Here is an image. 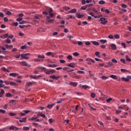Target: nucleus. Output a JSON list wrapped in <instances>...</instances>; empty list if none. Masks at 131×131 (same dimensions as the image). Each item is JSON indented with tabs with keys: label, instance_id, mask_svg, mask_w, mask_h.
<instances>
[{
	"label": "nucleus",
	"instance_id": "57",
	"mask_svg": "<svg viewBox=\"0 0 131 131\" xmlns=\"http://www.w3.org/2000/svg\"><path fill=\"white\" fill-rule=\"evenodd\" d=\"M77 43L78 46H82V45H83V43L82 42V41H78Z\"/></svg>",
	"mask_w": 131,
	"mask_h": 131
},
{
	"label": "nucleus",
	"instance_id": "62",
	"mask_svg": "<svg viewBox=\"0 0 131 131\" xmlns=\"http://www.w3.org/2000/svg\"><path fill=\"white\" fill-rule=\"evenodd\" d=\"M49 121L50 123H53V122L54 121V119L50 118V119H49Z\"/></svg>",
	"mask_w": 131,
	"mask_h": 131
},
{
	"label": "nucleus",
	"instance_id": "29",
	"mask_svg": "<svg viewBox=\"0 0 131 131\" xmlns=\"http://www.w3.org/2000/svg\"><path fill=\"white\" fill-rule=\"evenodd\" d=\"M95 55L98 57V58H101V55H100V52H96Z\"/></svg>",
	"mask_w": 131,
	"mask_h": 131
},
{
	"label": "nucleus",
	"instance_id": "5",
	"mask_svg": "<svg viewBox=\"0 0 131 131\" xmlns=\"http://www.w3.org/2000/svg\"><path fill=\"white\" fill-rule=\"evenodd\" d=\"M122 79L124 81H125V82H127L129 79H131V76L128 75L127 76V78H122Z\"/></svg>",
	"mask_w": 131,
	"mask_h": 131
},
{
	"label": "nucleus",
	"instance_id": "13",
	"mask_svg": "<svg viewBox=\"0 0 131 131\" xmlns=\"http://www.w3.org/2000/svg\"><path fill=\"white\" fill-rule=\"evenodd\" d=\"M14 128H15V130H18L19 129L18 127H15L14 126H11L9 128V129H10V130H13Z\"/></svg>",
	"mask_w": 131,
	"mask_h": 131
},
{
	"label": "nucleus",
	"instance_id": "53",
	"mask_svg": "<svg viewBox=\"0 0 131 131\" xmlns=\"http://www.w3.org/2000/svg\"><path fill=\"white\" fill-rule=\"evenodd\" d=\"M15 102H16V100H11L9 103L10 104H14V103H15Z\"/></svg>",
	"mask_w": 131,
	"mask_h": 131
},
{
	"label": "nucleus",
	"instance_id": "9",
	"mask_svg": "<svg viewBox=\"0 0 131 131\" xmlns=\"http://www.w3.org/2000/svg\"><path fill=\"white\" fill-rule=\"evenodd\" d=\"M69 84L72 85L73 86L76 87L77 86V83L74 82H70Z\"/></svg>",
	"mask_w": 131,
	"mask_h": 131
},
{
	"label": "nucleus",
	"instance_id": "34",
	"mask_svg": "<svg viewBox=\"0 0 131 131\" xmlns=\"http://www.w3.org/2000/svg\"><path fill=\"white\" fill-rule=\"evenodd\" d=\"M73 55L75 56V57H77L78 56H79V53L78 52H74L73 53Z\"/></svg>",
	"mask_w": 131,
	"mask_h": 131
},
{
	"label": "nucleus",
	"instance_id": "28",
	"mask_svg": "<svg viewBox=\"0 0 131 131\" xmlns=\"http://www.w3.org/2000/svg\"><path fill=\"white\" fill-rule=\"evenodd\" d=\"M35 62H40V61L41 62H43V59H39L38 58H36L35 59H34Z\"/></svg>",
	"mask_w": 131,
	"mask_h": 131
},
{
	"label": "nucleus",
	"instance_id": "36",
	"mask_svg": "<svg viewBox=\"0 0 131 131\" xmlns=\"http://www.w3.org/2000/svg\"><path fill=\"white\" fill-rule=\"evenodd\" d=\"M92 10L93 12H94V13H98V10H97L95 7H93Z\"/></svg>",
	"mask_w": 131,
	"mask_h": 131
},
{
	"label": "nucleus",
	"instance_id": "31",
	"mask_svg": "<svg viewBox=\"0 0 131 131\" xmlns=\"http://www.w3.org/2000/svg\"><path fill=\"white\" fill-rule=\"evenodd\" d=\"M33 85V82H29L27 83L28 86H32Z\"/></svg>",
	"mask_w": 131,
	"mask_h": 131
},
{
	"label": "nucleus",
	"instance_id": "27",
	"mask_svg": "<svg viewBox=\"0 0 131 131\" xmlns=\"http://www.w3.org/2000/svg\"><path fill=\"white\" fill-rule=\"evenodd\" d=\"M5 47L6 48V49H9L10 48V49H12L13 48V45H5Z\"/></svg>",
	"mask_w": 131,
	"mask_h": 131
},
{
	"label": "nucleus",
	"instance_id": "61",
	"mask_svg": "<svg viewBox=\"0 0 131 131\" xmlns=\"http://www.w3.org/2000/svg\"><path fill=\"white\" fill-rule=\"evenodd\" d=\"M37 109H40V110H43V109H45V107L43 106H38L37 107Z\"/></svg>",
	"mask_w": 131,
	"mask_h": 131
},
{
	"label": "nucleus",
	"instance_id": "32",
	"mask_svg": "<svg viewBox=\"0 0 131 131\" xmlns=\"http://www.w3.org/2000/svg\"><path fill=\"white\" fill-rule=\"evenodd\" d=\"M98 4L99 5H104L105 4V1H103V0H101V1H100L99 2H98Z\"/></svg>",
	"mask_w": 131,
	"mask_h": 131
},
{
	"label": "nucleus",
	"instance_id": "38",
	"mask_svg": "<svg viewBox=\"0 0 131 131\" xmlns=\"http://www.w3.org/2000/svg\"><path fill=\"white\" fill-rule=\"evenodd\" d=\"M3 36L4 38H6V37L9 38V34L7 33V34H5L4 35H3Z\"/></svg>",
	"mask_w": 131,
	"mask_h": 131
},
{
	"label": "nucleus",
	"instance_id": "19",
	"mask_svg": "<svg viewBox=\"0 0 131 131\" xmlns=\"http://www.w3.org/2000/svg\"><path fill=\"white\" fill-rule=\"evenodd\" d=\"M73 64V62L69 63V64L67 65L68 67H71V68H75V66H74Z\"/></svg>",
	"mask_w": 131,
	"mask_h": 131
},
{
	"label": "nucleus",
	"instance_id": "55",
	"mask_svg": "<svg viewBox=\"0 0 131 131\" xmlns=\"http://www.w3.org/2000/svg\"><path fill=\"white\" fill-rule=\"evenodd\" d=\"M50 78H52V79H55L56 78V76L53 75H50Z\"/></svg>",
	"mask_w": 131,
	"mask_h": 131
},
{
	"label": "nucleus",
	"instance_id": "21",
	"mask_svg": "<svg viewBox=\"0 0 131 131\" xmlns=\"http://www.w3.org/2000/svg\"><path fill=\"white\" fill-rule=\"evenodd\" d=\"M26 119H27V118L26 117H25V118H23L22 120H19V122H20V123L26 122Z\"/></svg>",
	"mask_w": 131,
	"mask_h": 131
},
{
	"label": "nucleus",
	"instance_id": "24",
	"mask_svg": "<svg viewBox=\"0 0 131 131\" xmlns=\"http://www.w3.org/2000/svg\"><path fill=\"white\" fill-rule=\"evenodd\" d=\"M62 9L63 10H65V11H68V10H70V8L69 7L64 6L62 7Z\"/></svg>",
	"mask_w": 131,
	"mask_h": 131
},
{
	"label": "nucleus",
	"instance_id": "47",
	"mask_svg": "<svg viewBox=\"0 0 131 131\" xmlns=\"http://www.w3.org/2000/svg\"><path fill=\"white\" fill-rule=\"evenodd\" d=\"M121 7H122V8H123L124 9L127 8V6H126V5L124 4L121 5Z\"/></svg>",
	"mask_w": 131,
	"mask_h": 131
},
{
	"label": "nucleus",
	"instance_id": "6",
	"mask_svg": "<svg viewBox=\"0 0 131 131\" xmlns=\"http://www.w3.org/2000/svg\"><path fill=\"white\" fill-rule=\"evenodd\" d=\"M39 77H41V75H38V76L30 75V78H33V79H37V78H39Z\"/></svg>",
	"mask_w": 131,
	"mask_h": 131
},
{
	"label": "nucleus",
	"instance_id": "30",
	"mask_svg": "<svg viewBox=\"0 0 131 131\" xmlns=\"http://www.w3.org/2000/svg\"><path fill=\"white\" fill-rule=\"evenodd\" d=\"M100 42L102 43H106V42H107V41L106 39H101L100 40Z\"/></svg>",
	"mask_w": 131,
	"mask_h": 131
},
{
	"label": "nucleus",
	"instance_id": "59",
	"mask_svg": "<svg viewBox=\"0 0 131 131\" xmlns=\"http://www.w3.org/2000/svg\"><path fill=\"white\" fill-rule=\"evenodd\" d=\"M102 79H103V80H105V79H107V77H106L105 76H103L101 77Z\"/></svg>",
	"mask_w": 131,
	"mask_h": 131
},
{
	"label": "nucleus",
	"instance_id": "41",
	"mask_svg": "<svg viewBox=\"0 0 131 131\" xmlns=\"http://www.w3.org/2000/svg\"><path fill=\"white\" fill-rule=\"evenodd\" d=\"M24 130H29V127L25 126L23 127Z\"/></svg>",
	"mask_w": 131,
	"mask_h": 131
},
{
	"label": "nucleus",
	"instance_id": "35",
	"mask_svg": "<svg viewBox=\"0 0 131 131\" xmlns=\"http://www.w3.org/2000/svg\"><path fill=\"white\" fill-rule=\"evenodd\" d=\"M49 10H50V7L45 6V9H44V11H45L46 12H48Z\"/></svg>",
	"mask_w": 131,
	"mask_h": 131
},
{
	"label": "nucleus",
	"instance_id": "48",
	"mask_svg": "<svg viewBox=\"0 0 131 131\" xmlns=\"http://www.w3.org/2000/svg\"><path fill=\"white\" fill-rule=\"evenodd\" d=\"M112 62L113 63H117V60L116 59H115V58H113L112 59Z\"/></svg>",
	"mask_w": 131,
	"mask_h": 131
},
{
	"label": "nucleus",
	"instance_id": "46",
	"mask_svg": "<svg viewBox=\"0 0 131 131\" xmlns=\"http://www.w3.org/2000/svg\"><path fill=\"white\" fill-rule=\"evenodd\" d=\"M87 6L86 5V6H82L81 7V10H86V8H87Z\"/></svg>",
	"mask_w": 131,
	"mask_h": 131
},
{
	"label": "nucleus",
	"instance_id": "20",
	"mask_svg": "<svg viewBox=\"0 0 131 131\" xmlns=\"http://www.w3.org/2000/svg\"><path fill=\"white\" fill-rule=\"evenodd\" d=\"M125 58H126V61H127V62H131V59L128 57V55H125Z\"/></svg>",
	"mask_w": 131,
	"mask_h": 131
},
{
	"label": "nucleus",
	"instance_id": "10",
	"mask_svg": "<svg viewBox=\"0 0 131 131\" xmlns=\"http://www.w3.org/2000/svg\"><path fill=\"white\" fill-rule=\"evenodd\" d=\"M84 16V15L83 14H76V17L78 18V19H80L82 18Z\"/></svg>",
	"mask_w": 131,
	"mask_h": 131
},
{
	"label": "nucleus",
	"instance_id": "45",
	"mask_svg": "<svg viewBox=\"0 0 131 131\" xmlns=\"http://www.w3.org/2000/svg\"><path fill=\"white\" fill-rule=\"evenodd\" d=\"M64 99H60V100L58 101L57 102V104H60V103H62V102H63V101H64Z\"/></svg>",
	"mask_w": 131,
	"mask_h": 131
},
{
	"label": "nucleus",
	"instance_id": "64",
	"mask_svg": "<svg viewBox=\"0 0 131 131\" xmlns=\"http://www.w3.org/2000/svg\"><path fill=\"white\" fill-rule=\"evenodd\" d=\"M51 55H52V52H49L46 53L47 56H51Z\"/></svg>",
	"mask_w": 131,
	"mask_h": 131
},
{
	"label": "nucleus",
	"instance_id": "25",
	"mask_svg": "<svg viewBox=\"0 0 131 131\" xmlns=\"http://www.w3.org/2000/svg\"><path fill=\"white\" fill-rule=\"evenodd\" d=\"M2 70H3V71H5V72H10L9 70L6 69V68L5 67H3L2 68Z\"/></svg>",
	"mask_w": 131,
	"mask_h": 131
},
{
	"label": "nucleus",
	"instance_id": "18",
	"mask_svg": "<svg viewBox=\"0 0 131 131\" xmlns=\"http://www.w3.org/2000/svg\"><path fill=\"white\" fill-rule=\"evenodd\" d=\"M37 57L38 59H41V60H43V59L45 58V56L43 55H38Z\"/></svg>",
	"mask_w": 131,
	"mask_h": 131
},
{
	"label": "nucleus",
	"instance_id": "49",
	"mask_svg": "<svg viewBox=\"0 0 131 131\" xmlns=\"http://www.w3.org/2000/svg\"><path fill=\"white\" fill-rule=\"evenodd\" d=\"M24 112L25 113V114L26 115V114H28V113H29V112H31V111L26 110V111H24Z\"/></svg>",
	"mask_w": 131,
	"mask_h": 131
},
{
	"label": "nucleus",
	"instance_id": "33",
	"mask_svg": "<svg viewBox=\"0 0 131 131\" xmlns=\"http://www.w3.org/2000/svg\"><path fill=\"white\" fill-rule=\"evenodd\" d=\"M22 20H23V18H22V17H18V18H16V21H17V22H20V21H22Z\"/></svg>",
	"mask_w": 131,
	"mask_h": 131
},
{
	"label": "nucleus",
	"instance_id": "44",
	"mask_svg": "<svg viewBox=\"0 0 131 131\" xmlns=\"http://www.w3.org/2000/svg\"><path fill=\"white\" fill-rule=\"evenodd\" d=\"M9 115H10V116H16V115H17V114H14L13 113H10L9 114Z\"/></svg>",
	"mask_w": 131,
	"mask_h": 131
},
{
	"label": "nucleus",
	"instance_id": "26",
	"mask_svg": "<svg viewBox=\"0 0 131 131\" xmlns=\"http://www.w3.org/2000/svg\"><path fill=\"white\" fill-rule=\"evenodd\" d=\"M39 115L41 116V117H42L43 118H46V115L41 114V113L39 112Z\"/></svg>",
	"mask_w": 131,
	"mask_h": 131
},
{
	"label": "nucleus",
	"instance_id": "50",
	"mask_svg": "<svg viewBox=\"0 0 131 131\" xmlns=\"http://www.w3.org/2000/svg\"><path fill=\"white\" fill-rule=\"evenodd\" d=\"M67 58L68 60H72V56L71 55H68Z\"/></svg>",
	"mask_w": 131,
	"mask_h": 131
},
{
	"label": "nucleus",
	"instance_id": "16",
	"mask_svg": "<svg viewBox=\"0 0 131 131\" xmlns=\"http://www.w3.org/2000/svg\"><path fill=\"white\" fill-rule=\"evenodd\" d=\"M57 65L55 64H48V67H50L51 68H55V67H57Z\"/></svg>",
	"mask_w": 131,
	"mask_h": 131
},
{
	"label": "nucleus",
	"instance_id": "23",
	"mask_svg": "<svg viewBox=\"0 0 131 131\" xmlns=\"http://www.w3.org/2000/svg\"><path fill=\"white\" fill-rule=\"evenodd\" d=\"M82 89H84V90H86V89H90L88 85H82Z\"/></svg>",
	"mask_w": 131,
	"mask_h": 131
},
{
	"label": "nucleus",
	"instance_id": "56",
	"mask_svg": "<svg viewBox=\"0 0 131 131\" xmlns=\"http://www.w3.org/2000/svg\"><path fill=\"white\" fill-rule=\"evenodd\" d=\"M45 73H46V74H48V75L51 74V72H50V71H47V70H46V71H45Z\"/></svg>",
	"mask_w": 131,
	"mask_h": 131
},
{
	"label": "nucleus",
	"instance_id": "52",
	"mask_svg": "<svg viewBox=\"0 0 131 131\" xmlns=\"http://www.w3.org/2000/svg\"><path fill=\"white\" fill-rule=\"evenodd\" d=\"M120 61L122 62V63H123V64H125V59L121 58Z\"/></svg>",
	"mask_w": 131,
	"mask_h": 131
},
{
	"label": "nucleus",
	"instance_id": "43",
	"mask_svg": "<svg viewBox=\"0 0 131 131\" xmlns=\"http://www.w3.org/2000/svg\"><path fill=\"white\" fill-rule=\"evenodd\" d=\"M54 21H55L54 19H51L48 20V23H53V22H54Z\"/></svg>",
	"mask_w": 131,
	"mask_h": 131
},
{
	"label": "nucleus",
	"instance_id": "60",
	"mask_svg": "<svg viewBox=\"0 0 131 131\" xmlns=\"http://www.w3.org/2000/svg\"><path fill=\"white\" fill-rule=\"evenodd\" d=\"M121 46L122 47H123L124 49L126 48V45H125V43H123V42L121 43Z\"/></svg>",
	"mask_w": 131,
	"mask_h": 131
},
{
	"label": "nucleus",
	"instance_id": "22",
	"mask_svg": "<svg viewBox=\"0 0 131 131\" xmlns=\"http://www.w3.org/2000/svg\"><path fill=\"white\" fill-rule=\"evenodd\" d=\"M10 85H12L13 86H15V85H17V83H15V82L10 81Z\"/></svg>",
	"mask_w": 131,
	"mask_h": 131
},
{
	"label": "nucleus",
	"instance_id": "15",
	"mask_svg": "<svg viewBox=\"0 0 131 131\" xmlns=\"http://www.w3.org/2000/svg\"><path fill=\"white\" fill-rule=\"evenodd\" d=\"M91 42L93 43V45H94V46H100V43L98 41H92Z\"/></svg>",
	"mask_w": 131,
	"mask_h": 131
},
{
	"label": "nucleus",
	"instance_id": "3",
	"mask_svg": "<svg viewBox=\"0 0 131 131\" xmlns=\"http://www.w3.org/2000/svg\"><path fill=\"white\" fill-rule=\"evenodd\" d=\"M86 61H88V64H89V65H91L92 63H95L96 62L95 60L90 58H88L86 59Z\"/></svg>",
	"mask_w": 131,
	"mask_h": 131
},
{
	"label": "nucleus",
	"instance_id": "63",
	"mask_svg": "<svg viewBox=\"0 0 131 131\" xmlns=\"http://www.w3.org/2000/svg\"><path fill=\"white\" fill-rule=\"evenodd\" d=\"M91 97L92 98H95V97H96V94H95V93H92L91 94Z\"/></svg>",
	"mask_w": 131,
	"mask_h": 131
},
{
	"label": "nucleus",
	"instance_id": "4",
	"mask_svg": "<svg viewBox=\"0 0 131 131\" xmlns=\"http://www.w3.org/2000/svg\"><path fill=\"white\" fill-rule=\"evenodd\" d=\"M20 64L21 66H24V67L27 66L28 67H31V65L27 64L26 63V61H23L20 62Z\"/></svg>",
	"mask_w": 131,
	"mask_h": 131
},
{
	"label": "nucleus",
	"instance_id": "58",
	"mask_svg": "<svg viewBox=\"0 0 131 131\" xmlns=\"http://www.w3.org/2000/svg\"><path fill=\"white\" fill-rule=\"evenodd\" d=\"M0 113H3V114H5L6 113V111L4 110H0Z\"/></svg>",
	"mask_w": 131,
	"mask_h": 131
},
{
	"label": "nucleus",
	"instance_id": "37",
	"mask_svg": "<svg viewBox=\"0 0 131 131\" xmlns=\"http://www.w3.org/2000/svg\"><path fill=\"white\" fill-rule=\"evenodd\" d=\"M114 37H115V38L118 39L120 37V36H119V34H116L114 35Z\"/></svg>",
	"mask_w": 131,
	"mask_h": 131
},
{
	"label": "nucleus",
	"instance_id": "54",
	"mask_svg": "<svg viewBox=\"0 0 131 131\" xmlns=\"http://www.w3.org/2000/svg\"><path fill=\"white\" fill-rule=\"evenodd\" d=\"M50 71L51 74H53V73H55V72H56V71L55 70H53V69L50 70Z\"/></svg>",
	"mask_w": 131,
	"mask_h": 131
},
{
	"label": "nucleus",
	"instance_id": "39",
	"mask_svg": "<svg viewBox=\"0 0 131 131\" xmlns=\"http://www.w3.org/2000/svg\"><path fill=\"white\" fill-rule=\"evenodd\" d=\"M28 26H25V25L21 26V25H19V27L20 28L23 29V28H25V27H28Z\"/></svg>",
	"mask_w": 131,
	"mask_h": 131
},
{
	"label": "nucleus",
	"instance_id": "8",
	"mask_svg": "<svg viewBox=\"0 0 131 131\" xmlns=\"http://www.w3.org/2000/svg\"><path fill=\"white\" fill-rule=\"evenodd\" d=\"M110 47H111L112 50H116V49H117L116 45H115V44H111Z\"/></svg>",
	"mask_w": 131,
	"mask_h": 131
},
{
	"label": "nucleus",
	"instance_id": "42",
	"mask_svg": "<svg viewBox=\"0 0 131 131\" xmlns=\"http://www.w3.org/2000/svg\"><path fill=\"white\" fill-rule=\"evenodd\" d=\"M6 15H8V16H11L12 15V12L10 11H8L6 12Z\"/></svg>",
	"mask_w": 131,
	"mask_h": 131
},
{
	"label": "nucleus",
	"instance_id": "1",
	"mask_svg": "<svg viewBox=\"0 0 131 131\" xmlns=\"http://www.w3.org/2000/svg\"><path fill=\"white\" fill-rule=\"evenodd\" d=\"M30 55H31L30 54V53L21 54V55H16L15 58L16 59H19L20 57H21V58H23V59L28 60V59H29V57H27V56H30Z\"/></svg>",
	"mask_w": 131,
	"mask_h": 131
},
{
	"label": "nucleus",
	"instance_id": "7",
	"mask_svg": "<svg viewBox=\"0 0 131 131\" xmlns=\"http://www.w3.org/2000/svg\"><path fill=\"white\" fill-rule=\"evenodd\" d=\"M76 12H77L76 9L74 8V9L69 11L68 12V14L74 13H76Z\"/></svg>",
	"mask_w": 131,
	"mask_h": 131
},
{
	"label": "nucleus",
	"instance_id": "12",
	"mask_svg": "<svg viewBox=\"0 0 131 131\" xmlns=\"http://www.w3.org/2000/svg\"><path fill=\"white\" fill-rule=\"evenodd\" d=\"M5 97H7V98H12V97H13V95L10 93H7L5 95Z\"/></svg>",
	"mask_w": 131,
	"mask_h": 131
},
{
	"label": "nucleus",
	"instance_id": "11",
	"mask_svg": "<svg viewBox=\"0 0 131 131\" xmlns=\"http://www.w3.org/2000/svg\"><path fill=\"white\" fill-rule=\"evenodd\" d=\"M110 77L113 78V79H116V80H117V79L118 78V77L115 75H111Z\"/></svg>",
	"mask_w": 131,
	"mask_h": 131
},
{
	"label": "nucleus",
	"instance_id": "2",
	"mask_svg": "<svg viewBox=\"0 0 131 131\" xmlns=\"http://www.w3.org/2000/svg\"><path fill=\"white\" fill-rule=\"evenodd\" d=\"M100 20L101 21V24L103 25H106V24L108 23V20H106L105 17H101Z\"/></svg>",
	"mask_w": 131,
	"mask_h": 131
},
{
	"label": "nucleus",
	"instance_id": "17",
	"mask_svg": "<svg viewBox=\"0 0 131 131\" xmlns=\"http://www.w3.org/2000/svg\"><path fill=\"white\" fill-rule=\"evenodd\" d=\"M53 106H55V103H52V104H48L47 105V108H48V109H52Z\"/></svg>",
	"mask_w": 131,
	"mask_h": 131
},
{
	"label": "nucleus",
	"instance_id": "51",
	"mask_svg": "<svg viewBox=\"0 0 131 131\" xmlns=\"http://www.w3.org/2000/svg\"><path fill=\"white\" fill-rule=\"evenodd\" d=\"M12 26H14V27H16V26H18V23L15 22V23H13Z\"/></svg>",
	"mask_w": 131,
	"mask_h": 131
},
{
	"label": "nucleus",
	"instance_id": "14",
	"mask_svg": "<svg viewBox=\"0 0 131 131\" xmlns=\"http://www.w3.org/2000/svg\"><path fill=\"white\" fill-rule=\"evenodd\" d=\"M9 75L10 76H13V77H16V76H17V75H19V74L15 73H10Z\"/></svg>",
	"mask_w": 131,
	"mask_h": 131
},
{
	"label": "nucleus",
	"instance_id": "40",
	"mask_svg": "<svg viewBox=\"0 0 131 131\" xmlns=\"http://www.w3.org/2000/svg\"><path fill=\"white\" fill-rule=\"evenodd\" d=\"M6 42L7 43H11V40H10V39H9V38H8L6 40H5Z\"/></svg>",
	"mask_w": 131,
	"mask_h": 131
}]
</instances>
